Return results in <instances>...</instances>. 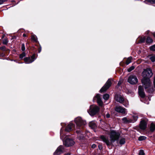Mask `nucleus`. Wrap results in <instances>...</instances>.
Here are the masks:
<instances>
[{"label": "nucleus", "mask_w": 155, "mask_h": 155, "mask_svg": "<svg viewBox=\"0 0 155 155\" xmlns=\"http://www.w3.org/2000/svg\"><path fill=\"white\" fill-rule=\"evenodd\" d=\"M74 122L76 123V126L71 122L66 127L65 131L69 132L71 131L73 127H74L76 132L78 134V136L80 140L83 139L84 137L83 130L86 124L85 120H83L80 117H78L74 119Z\"/></svg>", "instance_id": "obj_1"}, {"label": "nucleus", "mask_w": 155, "mask_h": 155, "mask_svg": "<svg viewBox=\"0 0 155 155\" xmlns=\"http://www.w3.org/2000/svg\"><path fill=\"white\" fill-rule=\"evenodd\" d=\"M142 75L143 78L141 81L145 89L148 93H152L153 92L154 89L153 87H151V83L150 79L153 75L151 69L149 68L144 69Z\"/></svg>", "instance_id": "obj_2"}, {"label": "nucleus", "mask_w": 155, "mask_h": 155, "mask_svg": "<svg viewBox=\"0 0 155 155\" xmlns=\"http://www.w3.org/2000/svg\"><path fill=\"white\" fill-rule=\"evenodd\" d=\"M114 98L117 102L122 104L125 107H128L129 106V102L126 99H124L121 95L119 94H116L114 97Z\"/></svg>", "instance_id": "obj_3"}, {"label": "nucleus", "mask_w": 155, "mask_h": 155, "mask_svg": "<svg viewBox=\"0 0 155 155\" xmlns=\"http://www.w3.org/2000/svg\"><path fill=\"white\" fill-rule=\"evenodd\" d=\"M100 110V108L97 105H91L90 106L89 109L87 111L91 116H93L98 113Z\"/></svg>", "instance_id": "obj_4"}, {"label": "nucleus", "mask_w": 155, "mask_h": 155, "mask_svg": "<svg viewBox=\"0 0 155 155\" xmlns=\"http://www.w3.org/2000/svg\"><path fill=\"white\" fill-rule=\"evenodd\" d=\"M63 130L62 129H61L60 134V138L61 140H62L64 144L66 147H69L73 146L75 143L74 140L71 139L67 138L65 140H63V138L62 137Z\"/></svg>", "instance_id": "obj_5"}, {"label": "nucleus", "mask_w": 155, "mask_h": 155, "mask_svg": "<svg viewBox=\"0 0 155 155\" xmlns=\"http://www.w3.org/2000/svg\"><path fill=\"white\" fill-rule=\"evenodd\" d=\"M109 135L110 139V142L112 143L118 140L120 135L119 132L114 130H111Z\"/></svg>", "instance_id": "obj_6"}, {"label": "nucleus", "mask_w": 155, "mask_h": 155, "mask_svg": "<svg viewBox=\"0 0 155 155\" xmlns=\"http://www.w3.org/2000/svg\"><path fill=\"white\" fill-rule=\"evenodd\" d=\"M128 82L131 84H134L138 82V79L136 76L130 75L128 79Z\"/></svg>", "instance_id": "obj_7"}, {"label": "nucleus", "mask_w": 155, "mask_h": 155, "mask_svg": "<svg viewBox=\"0 0 155 155\" xmlns=\"http://www.w3.org/2000/svg\"><path fill=\"white\" fill-rule=\"evenodd\" d=\"M35 59V55L34 54L31 57H27L24 58V60L25 64H28L32 63Z\"/></svg>", "instance_id": "obj_8"}, {"label": "nucleus", "mask_w": 155, "mask_h": 155, "mask_svg": "<svg viewBox=\"0 0 155 155\" xmlns=\"http://www.w3.org/2000/svg\"><path fill=\"white\" fill-rule=\"evenodd\" d=\"M111 84V81L109 79L105 85L100 89V92H102L107 90L110 86Z\"/></svg>", "instance_id": "obj_9"}, {"label": "nucleus", "mask_w": 155, "mask_h": 155, "mask_svg": "<svg viewBox=\"0 0 155 155\" xmlns=\"http://www.w3.org/2000/svg\"><path fill=\"white\" fill-rule=\"evenodd\" d=\"M64 150L63 146L62 145H60L58 147L55 152L54 153L53 155H59L62 153Z\"/></svg>", "instance_id": "obj_10"}, {"label": "nucleus", "mask_w": 155, "mask_h": 155, "mask_svg": "<svg viewBox=\"0 0 155 155\" xmlns=\"http://www.w3.org/2000/svg\"><path fill=\"white\" fill-rule=\"evenodd\" d=\"M96 101L97 104L100 106H102L103 103L101 100L100 94H97L93 98V101Z\"/></svg>", "instance_id": "obj_11"}, {"label": "nucleus", "mask_w": 155, "mask_h": 155, "mask_svg": "<svg viewBox=\"0 0 155 155\" xmlns=\"http://www.w3.org/2000/svg\"><path fill=\"white\" fill-rule=\"evenodd\" d=\"M100 138L101 140L105 143L107 146L110 145V142L107 137L104 135H101Z\"/></svg>", "instance_id": "obj_12"}, {"label": "nucleus", "mask_w": 155, "mask_h": 155, "mask_svg": "<svg viewBox=\"0 0 155 155\" xmlns=\"http://www.w3.org/2000/svg\"><path fill=\"white\" fill-rule=\"evenodd\" d=\"M115 110L118 112L125 114L126 113V109L121 106H116L115 108Z\"/></svg>", "instance_id": "obj_13"}, {"label": "nucleus", "mask_w": 155, "mask_h": 155, "mask_svg": "<svg viewBox=\"0 0 155 155\" xmlns=\"http://www.w3.org/2000/svg\"><path fill=\"white\" fill-rule=\"evenodd\" d=\"M138 93L139 95L141 98H143L145 97V94L143 89L141 86H139L138 87Z\"/></svg>", "instance_id": "obj_14"}, {"label": "nucleus", "mask_w": 155, "mask_h": 155, "mask_svg": "<svg viewBox=\"0 0 155 155\" xmlns=\"http://www.w3.org/2000/svg\"><path fill=\"white\" fill-rule=\"evenodd\" d=\"M147 123L146 121L144 120H141L140 124V129L145 130L147 126Z\"/></svg>", "instance_id": "obj_15"}, {"label": "nucleus", "mask_w": 155, "mask_h": 155, "mask_svg": "<svg viewBox=\"0 0 155 155\" xmlns=\"http://www.w3.org/2000/svg\"><path fill=\"white\" fill-rule=\"evenodd\" d=\"M123 121L125 123L128 124L130 123L133 122V120L130 118H127V117H124L122 119Z\"/></svg>", "instance_id": "obj_16"}, {"label": "nucleus", "mask_w": 155, "mask_h": 155, "mask_svg": "<svg viewBox=\"0 0 155 155\" xmlns=\"http://www.w3.org/2000/svg\"><path fill=\"white\" fill-rule=\"evenodd\" d=\"M89 125L92 128H94L96 127V124L93 121H92L89 123Z\"/></svg>", "instance_id": "obj_17"}, {"label": "nucleus", "mask_w": 155, "mask_h": 155, "mask_svg": "<svg viewBox=\"0 0 155 155\" xmlns=\"http://www.w3.org/2000/svg\"><path fill=\"white\" fill-rule=\"evenodd\" d=\"M153 42V40L150 37H148L146 39V43L147 44H151Z\"/></svg>", "instance_id": "obj_18"}, {"label": "nucleus", "mask_w": 155, "mask_h": 155, "mask_svg": "<svg viewBox=\"0 0 155 155\" xmlns=\"http://www.w3.org/2000/svg\"><path fill=\"white\" fill-rule=\"evenodd\" d=\"M132 59V58L131 57H129L127 59L126 63L127 65H128L131 62V60Z\"/></svg>", "instance_id": "obj_19"}, {"label": "nucleus", "mask_w": 155, "mask_h": 155, "mask_svg": "<svg viewBox=\"0 0 155 155\" xmlns=\"http://www.w3.org/2000/svg\"><path fill=\"white\" fill-rule=\"evenodd\" d=\"M150 130L152 131H153L155 130V124H154L153 123L151 124Z\"/></svg>", "instance_id": "obj_20"}, {"label": "nucleus", "mask_w": 155, "mask_h": 155, "mask_svg": "<svg viewBox=\"0 0 155 155\" xmlns=\"http://www.w3.org/2000/svg\"><path fill=\"white\" fill-rule=\"evenodd\" d=\"M125 139L122 138L120 140L119 143L120 145H123L125 143Z\"/></svg>", "instance_id": "obj_21"}, {"label": "nucleus", "mask_w": 155, "mask_h": 155, "mask_svg": "<svg viewBox=\"0 0 155 155\" xmlns=\"http://www.w3.org/2000/svg\"><path fill=\"white\" fill-rule=\"evenodd\" d=\"M147 137L144 136H140L138 138V140L139 141H142L145 140Z\"/></svg>", "instance_id": "obj_22"}, {"label": "nucleus", "mask_w": 155, "mask_h": 155, "mask_svg": "<svg viewBox=\"0 0 155 155\" xmlns=\"http://www.w3.org/2000/svg\"><path fill=\"white\" fill-rule=\"evenodd\" d=\"M26 56V54L25 52H23L21 54H20L19 55V58L21 59H22L24 57Z\"/></svg>", "instance_id": "obj_23"}, {"label": "nucleus", "mask_w": 155, "mask_h": 155, "mask_svg": "<svg viewBox=\"0 0 155 155\" xmlns=\"http://www.w3.org/2000/svg\"><path fill=\"white\" fill-rule=\"evenodd\" d=\"M146 38L145 36L143 38L141 37L139 43H143L144 42L145 39H146Z\"/></svg>", "instance_id": "obj_24"}, {"label": "nucleus", "mask_w": 155, "mask_h": 155, "mask_svg": "<svg viewBox=\"0 0 155 155\" xmlns=\"http://www.w3.org/2000/svg\"><path fill=\"white\" fill-rule=\"evenodd\" d=\"M109 97V94H105L104 95L103 98L105 100H107L108 99Z\"/></svg>", "instance_id": "obj_25"}, {"label": "nucleus", "mask_w": 155, "mask_h": 155, "mask_svg": "<svg viewBox=\"0 0 155 155\" xmlns=\"http://www.w3.org/2000/svg\"><path fill=\"white\" fill-rule=\"evenodd\" d=\"M133 118V123H134L137 120L138 117L137 115H134L132 116Z\"/></svg>", "instance_id": "obj_26"}, {"label": "nucleus", "mask_w": 155, "mask_h": 155, "mask_svg": "<svg viewBox=\"0 0 155 155\" xmlns=\"http://www.w3.org/2000/svg\"><path fill=\"white\" fill-rule=\"evenodd\" d=\"M8 42V39L5 38L2 41V43L4 45H6Z\"/></svg>", "instance_id": "obj_27"}, {"label": "nucleus", "mask_w": 155, "mask_h": 155, "mask_svg": "<svg viewBox=\"0 0 155 155\" xmlns=\"http://www.w3.org/2000/svg\"><path fill=\"white\" fill-rule=\"evenodd\" d=\"M0 49L1 50H3V51H9L8 49H6V48L5 46H3L1 47L0 48Z\"/></svg>", "instance_id": "obj_28"}, {"label": "nucleus", "mask_w": 155, "mask_h": 155, "mask_svg": "<svg viewBox=\"0 0 155 155\" xmlns=\"http://www.w3.org/2000/svg\"><path fill=\"white\" fill-rule=\"evenodd\" d=\"M147 2L152 4L155 3V0H146L144 2Z\"/></svg>", "instance_id": "obj_29"}, {"label": "nucleus", "mask_w": 155, "mask_h": 155, "mask_svg": "<svg viewBox=\"0 0 155 155\" xmlns=\"http://www.w3.org/2000/svg\"><path fill=\"white\" fill-rule=\"evenodd\" d=\"M31 39L34 41L36 42L37 41V39L36 38V36L34 35H32L31 37Z\"/></svg>", "instance_id": "obj_30"}, {"label": "nucleus", "mask_w": 155, "mask_h": 155, "mask_svg": "<svg viewBox=\"0 0 155 155\" xmlns=\"http://www.w3.org/2000/svg\"><path fill=\"white\" fill-rule=\"evenodd\" d=\"M150 48L151 51H155V44L150 46Z\"/></svg>", "instance_id": "obj_31"}, {"label": "nucleus", "mask_w": 155, "mask_h": 155, "mask_svg": "<svg viewBox=\"0 0 155 155\" xmlns=\"http://www.w3.org/2000/svg\"><path fill=\"white\" fill-rule=\"evenodd\" d=\"M150 58L152 62H153L155 61V55H153L152 56H151L150 57Z\"/></svg>", "instance_id": "obj_32"}, {"label": "nucleus", "mask_w": 155, "mask_h": 155, "mask_svg": "<svg viewBox=\"0 0 155 155\" xmlns=\"http://www.w3.org/2000/svg\"><path fill=\"white\" fill-rule=\"evenodd\" d=\"M134 68L135 67L134 66H132L128 69L127 71L128 72H130L132 70H133Z\"/></svg>", "instance_id": "obj_33"}, {"label": "nucleus", "mask_w": 155, "mask_h": 155, "mask_svg": "<svg viewBox=\"0 0 155 155\" xmlns=\"http://www.w3.org/2000/svg\"><path fill=\"white\" fill-rule=\"evenodd\" d=\"M145 153L143 150H140L139 153V155H144Z\"/></svg>", "instance_id": "obj_34"}, {"label": "nucleus", "mask_w": 155, "mask_h": 155, "mask_svg": "<svg viewBox=\"0 0 155 155\" xmlns=\"http://www.w3.org/2000/svg\"><path fill=\"white\" fill-rule=\"evenodd\" d=\"M21 50L22 51H24L25 50V45L24 44H22V45H21Z\"/></svg>", "instance_id": "obj_35"}, {"label": "nucleus", "mask_w": 155, "mask_h": 155, "mask_svg": "<svg viewBox=\"0 0 155 155\" xmlns=\"http://www.w3.org/2000/svg\"><path fill=\"white\" fill-rule=\"evenodd\" d=\"M7 1V0H0V5L2 4L4 2Z\"/></svg>", "instance_id": "obj_36"}, {"label": "nucleus", "mask_w": 155, "mask_h": 155, "mask_svg": "<svg viewBox=\"0 0 155 155\" xmlns=\"http://www.w3.org/2000/svg\"><path fill=\"white\" fill-rule=\"evenodd\" d=\"M96 147V145L95 144H93L92 145V147L93 148H94Z\"/></svg>", "instance_id": "obj_37"}, {"label": "nucleus", "mask_w": 155, "mask_h": 155, "mask_svg": "<svg viewBox=\"0 0 155 155\" xmlns=\"http://www.w3.org/2000/svg\"><path fill=\"white\" fill-rule=\"evenodd\" d=\"M106 116L107 118H109L110 117V115L109 113H107L106 115Z\"/></svg>", "instance_id": "obj_38"}, {"label": "nucleus", "mask_w": 155, "mask_h": 155, "mask_svg": "<svg viewBox=\"0 0 155 155\" xmlns=\"http://www.w3.org/2000/svg\"><path fill=\"white\" fill-rule=\"evenodd\" d=\"M153 84L154 87L155 88V76L154 77L153 79Z\"/></svg>", "instance_id": "obj_39"}, {"label": "nucleus", "mask_w": 155, "mask_h": 155, "mask_svg": "<svg viewBox=\"0 0 155 155\" xmlns=\"http://www.w3.org/2000/svg\"><path fill=\"white\" fill-rule=\"evenodd\" d=\"M144 102L147 104H149V101H144Z\"/></svg>", "instance_id": "obj_40"}, {"label": "nucleus", "mask_w": 155, "mask_h": 155, "mask_svg": "<svg viewBox=\"0 0 155 155\" xmlns=\"http://www.w3.org/2000/svg\"><path fill=\"white\" fill-rule=\"evenodd\" d=\"M41 51V47H40L38 49V52L39 53H40Z\"/></svg>", "instance_id": "obj_41"}, {"label": "nucleus", "mask_w": 155, "mask_h": 155, "mask_svg": "<svg viewBox=\"0 0 155 155\" xmlns=\"http://www.w3.org/2000/svg\"><path fill=\"white\" fill-rule=\"evenodd\" d=\"M153 35L154 38H155V32L153 33H151Z\"/></svg>", "instance_id": "obj_42"}, {"label": "nucleus", "mask_w": 155, "mask_h": 155, "mask_svg": "<svg viewBox=\"0 0 155 155\" xmlns=\"http://www.w3.org/2000/svg\"><path fill=\"white\" fill-rule=\"evenodd\" d=\"M149 32H150V31L149 30L147 31L146 32V34H148Z\"/></svg>", "instance_id": "obj_43"}, {"label": "nucleus", "mask_w": 155, "mask_h": 155, "mask_svg": "<svg viewBox=\"0 0 155 155\" xmlns=\"http://www.w3.org/2000/svg\"><path fill=\"white\" fill-rule=\"evenodd\" d=\"M121 84V82L120 81H119L118 83V85L119 86Z\"/></svg>", "instance_id": "obj_44"}, {"label": "nucleus", "mask_w": 155, "mask_h": 155, "mask_svg": "<svg viewBox=\"0 0 155 155\" xmlns=\"http://www.w3.org/2000/svg\"><path fill=\"white\" fill-rule=\"evenodd\" d=\"M64 155H71V154L69 153H68L65 154Z\"/></svg>", "instance_id": "obj_45"}, {"label": "nucleus", "mask_w": 155, "mask_h": 155, "mask_svg": "<svg viewBox=\"0 0 155 155\" xmlns=\"http://www.w3.org/2000/svg\"><path fill=\"white\" fill-rule=\"evenodd\" d=\"M23 36L24 37H26V35L25 34H23Z\"/></svg>", "instance_id": "obj_46"}, {"label": "nucleus", "mask_w": 155, "mask_h": 155, "mask_svg": "<svg viewBox=\"0 0 155 155\" xmlns=\"http://www.w3.org/2000/svg\"><path fill=\"white\" fill-rule=\"evenodd\" d=\"M148 100H149V101H150V98L149 97H148Z\"/></svg>", "instance_id": "obj_47"}, {"label": "nucleus", "mask_w": 155, "mask_h": 155, "mask_svg": "<svg viewBox=\"0 0 155 155\" xmlns=\"http://www.w3.org/2000/svg\"><path fill=\"white\" fill-rule=\"evenodd\" d=\"M13 61H16V60H13Z\"/></svg>", "instance_id": "obj_48"}, {"label": "nucleus", "mask_w": 155, "mask_h": 155, "mask_svg": "<svg viewBox=\"0 0 155 155\" xmlns=\"http://www.w3.org/2000/svg\"><path fill=\"white\" fill-rule=\"evenodd\" d=\"M145 3L146 4H148V3H147V2H145Z\"/></svg>", "instance_id": "obj_49"}, {"label": "nucleus", "mask_w": 155, "mask_h": 155, "mask_svg": "<svg viewBox=\"0 0 155 155\" xmlns=\"http://www.w3.org/2000/svg\"><path fill=\"white\" fill-rule=\"evenodd\" d=\"M61 125H62V126L63 125L62 124H61Z\"/></svg>", "instance_id": "obj_50"}]
</instances>
